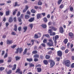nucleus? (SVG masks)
I'll list each match as a JSON object with an SVG mask.
<instances>
[{
	"mask_svg": "<svg viewBox=\"0 0 74 74\" xmlns=\"http://www.w3.org/2000/svg\"><path fill=\"white\" fill-rule=\"evenodd\" d=\"M49 41L50 42H48L47 43V45L49 47H52L53 46V42L52 40L51 39H50L49 40Z\"/></svg>",
	"mask_w": 74,
	"mask_h": 74,
	"instance_id": "f257e3e1",
	"label": "nucleus"
},
{
	"mask_svg": "<svg viewBox=\"0 0 74 74\" xmlns=\"http://www.w3.org/2000/svg\"><path fill=\"white\" fill-rule=\"evenodd\" d=\"M58 38H59V36L58 35L56 36H55V38L54 37H53V40L54 41L55 46H56V45L57 44V41H56V40L57 39H58Z\"/></svg>",
	"mask_w": 74,
	"mask_h": 74,
	"instance_id": "f03ea898",
	"label": "nucleus"
},
{
	"mask_svg": "<svg viewBox=\"0 0 74 74\" xmlns=\"http://www.w3.org/2000/svg\"><path fill=\"white\" fill-rule=\"evenodd\" d=\"M64 64L67 66L68 67H69L70 66V62L69 60H66L63 62Z\"/></svg>",
	"mask_w": 74,
	"mask_h": 74,
	"instance_id": "7ed1b4c3",
	"label": "nucleus"
},
{
	"mask_svg": "<svg viewBox=\"0 0 74 74\" xmlns=\"http://www.w3.org/2000/svg\"><path fill=\"white\" fill-rule=\"evenodd\" d=\"M23 51V49L22 48H18L16 49V51L15 52V53H18V52H19L20 53H22V52Z\"/></svg>",
	"mask_w": 74,
	"mask_h": 74,
	"instance_id": "20e7f679",
	"label": "nucleus"
},
{
	"mask_svg": "<svg viewBox=\"0 0 74 74\" xmlns=\"http://www.w3.org/2000/svg\"><path fill=\"white\" fill-rule=\"evenodd\" d=\"M49 62H50V66L51 67H52L55 64V62L53 60H50Z\"/></svg>",
	"mask_w": 74,
	"mask_h": 74,
	"instance_id": "39448f33",
	"label": "nucleus"
},
{
	"mask_svg": "<svg viewBox=\"0 0 74 74\" xmlns=\"http://www.w3.org/2000/svg\"><path fill=\"white\" fill-rule=\"evenodd\" d=\"M49 33H50V36H54V35H55V33L52 32V29H49Z\"/></svg>",
	"mask_w": 74,
	"mask_h": 74,
	"instance_id": "423d86ee",
	"label": "nucleus"
},
{
	"mask_svg": "<svg viewBox=\"0 0 74 74\" xmlns=\"http://www.w3.org/2000/svg\"><path fill=\"white\" fill-rule=\"evenodd\" d=\"M16 73H19V74H22V72L19 68L17 70Z\"/></svg>",
	"mask_w": 74,
	"mask_h": 74,
	"instance_id": "0eeeda50",
	"label": "nucleus"
},
{
	"mask_svg": "<svg viewBox=\"0 0 74 74\" xmlns=\"http://www.w3.org/2000/svg\"><path fill=\"white\" fill-rule=\"evenodd\" d=\"M58 54L59 56H61L62 55V52L60 51H59L58 52Z\"/></svg>",
	"mask_w": 74,
	"mask_h": 74,
	"instance_id": "6e6552de",
	"label": "nucleus"
},
{
	"mask_svg": "<svg viewBox=\"0 0 74 74\" xmlns=\"http://www.w3.org/2000/svg\"><path fill=\"white\" fill-rule=\"evenodd\" d=\"M23 14H22L21 15V17L18 18V20L19 22H21V18H23Z\"/></svg>",
	"mask_w": 74,
	"mask_h": 74,
	"instance_id": "1a4fd4ad",
	"label": "nucleus"
},
{
	"mask_svg": "<svg viewBox=\"0 0 74 74\" xmlns=\"http://www.w3.org/2000/svg\"><path fill=\"white\" fill-rule=\"evenodd\" d=\"M7 42L8 44H12V43L13 42L12 40H7Z\"/></svg>",
	"mask_w": 74,
	"mask_h": 74,
	"instance_id": "9d476101",
	"label": "nucleus"
},
{
	"mask_svg": "<svg viewBox=\"0 0 74 74\" xmlns=\"http://www.w3.org/2000/svg\"><path fill=\"white\" fill-rule=\"evenodd\" d=\"M49 28L50 29H53V30H54V31H56V30H57V29L55 28V27L51 26V27H50Z\"/></svg>",
	"mask_w": 74,
	"mask_h": 74,
	"instance_id": "9b49d317",
	"label": "nucleus"
},
{
	"mask_svg": "<svg viewBox=\"0 0 74 74\" xmlns=\"http://www.w3.org/2000/svg\"><path fill=\"white\" fill-rule=\"evenodd\" d=\"M60 31L61 33H63V28L62 27H60Z\"/></svg>",
	"mask_w": 74,
	"mask_h": 74,
	"instance_id": "f8f14e48",
	"label": "nucleus"
},
{
	"mask_svg": "<svg viewBox=\"0 0 74 74\" xmlns=\"http://www.w3.org/2000/svg\"><path fill=\"white\" fill-rule=\"evenodd\" d=\"M69 36H70L71 38H73V34L72 33H70L69 34Z\"/></svg>",
	"mask_w": 74,
	"mask_h": 74,
	"instance_id": "ddd939ff",
	"label": "nucleus"
},
{
	"mask_svg": "<svg viewBox=\"0 0 74 74\" xmlns=\"http://www.w3.org/2000/svg\"><path fill=\"white\" fill-rule=\"evenodd\" d=\"M41 26L43 28H46V27H47V25L44 24H42L41 25Z\"/></svg>",
	"mask_w": 74,
	"mask_h": 74,
	"instance_id": "4468645a",
	"label": "nucleus"
},
{
	"mask_svg": "<svg viewBox=\"0 0 74 74\" xmlns=\"http://www.w3.org/2000/svg\"><path fill=\"white\" fill-rule=\"evenodd\" d=\"M16 59V60H19L21 58L19 56H16L15 57Z\"/></svg>",
	"mask_w": 74,
	"mask_h": 74,
	"instance_id": "2eb2a0df",
	"label": "nucleus"
},
{
	"mask_svg": "<svg viewBox=\"0 0 74 74\" xmlns=\"http://www.w3.org/2000/svg\"><path fill=\"white\" fill-rule=\"evenodd\" d=\"M41 17V14H38L37 15V19H39Z\"/></svg>",
	"mask_w": 74,
	"mask_h": 74,
	"instance_id": "dca6fc26",
	"label": "nucleus"
},
{
	"mask_svg": "<svg viewBox=\"0 0 74 74\" xmlns=\"http://www.w3.org/2000/svg\"><path fill=\"white\" fill-rule=\"evenodd\" d=\"M16 64H15L14 66V67L12 69L13 70H15V69H16Z\"/></svg>",
	"mask_w": 74,
	"mask_h": 74,
	"instance_id": "f3484780",
	"label": "nucleus"
},
{
	"mask_svg": "<svg viewBox=\"0 0 74 74\" xmlns=\"http://www.w3.org/2000/svg\"><path fill=\"white\" fill-rule=\"evenodd\" d=\"M34 21V18H31L29 20V22H32Z\"/></svg>",
	"mask_w": 74,
	"mask_h": 74,
	"instance_id": "a211bd4d",
	"label": "nucleus"
},
{
	"mask_svg": "<svg viewBox=\"0 0 74 74\" xmlns=\"http://www.w3.org/2000/svg\"><path fill=\"white\" fill-rule=\"evenodd\" d=\"M48 37L49 38V35L48 34H44L43 35V37Z\"/></svg>",
	"mask_w": 74,
	"mask_h": 74,
	"instance_id": "6ab92c4d",
	"label": "nucleus"
},
{
	"mask_svg": "<svg viewBox=\"0 0 74 74\" xmlns=\"http://www.w3.org/2000/svg\"><path fill=\"white\" fill-rule=\"evenodd\" d=\"M44 63L45 64H47L48 62V61L47 60H45L44 62Z\"/></svg>",
	"mask_w": 74,
	"mask_h": 74,
	"instance_id": "aec40b11",
	"label": "nucleus"
},
{
	"mask_svg": "<svg viewBox=\"0 0 74 74\" xmlns=\"http://www.w3.org/2000/svg\"><path fill=\"white\" fill-rule=\"evenodd\" d=\"M27 49H25L24 51L23 52V54L25 55V54H26V52H27Z\"/></svg>",
	"mask_w": 74,
	"mask_h": 74,
	"instance_id": "412c9836",
	"label": "nucleus"
},
{
	"mask_svg": "<svg viewBox=\"0 0 74 74\" xmlns=\"http://www.w3.org/2000/svg\"><path fill=\"white\" fill-rule=\"evenodd\" d=\"M27 60L28 62H32L33 60L32 58L27 59Z\"/></svg>",
	"mask_w": 74,
	"mask_h": 74,
	"instance_id": "4be33fe9",
	"label": "nucleus"
},
{
	"mask_svg": "<svg viewBox=\"0 0 74 74\" xmlns=\"http://www.w3.org/2000/svg\"><path fill=\"white\" fill-rule=\"evenodd\" d=\"M17 9H16L15 10V11H14V12H13V15H15V14H16V12L17 11Z\"/></svg>",
	"mask_w": 74,
	"mask_h": 74,
	"instance_id": "5701e85b",
	"label": "nucleus"
},
{
	"mask_svg": "<svg viewBox=\"0 0 74 74\" xmlns=\"http://www.w3.org/2000/svg\"><path fill=\"white\" fill-rule=\"evenodd\" d=\"M13 20H12V17H10V19L9 20V22H12V21Z\"/></svg>",
	"mask_w": 74,
	"mask_h": 74,
	"instance_id": "b1692460",
	"label": "nucleus"
},
{
	"mask_svg": "<svg viewBox=\"0 0 74 74\" xmlns=\"http://www.w3.org/2000/svg\"><path fill=\"white\" fill-rule=\"evenodd\" d=\"M39 56L38 55H35L34 56V58H38Z\"/></svg>",
	"mask_w": 74,
	"mask_h": 74,
	"instance_id": "393cba45",
	"label": "nucleus"
},
{
	"mask_svg": "<svg viewBox=\"0 0 74 74\" xmlns=\"http://www.w3.org/2000/svg\"><path fill=\"white\" fill-rule=\"evenodd\" d=\"M44 21L45 22H47V21H48V20H47V18L45 17L44 18Z\"/></svg>",
	"mask_w": 74,
	"mask_h": 74,
	"instance_id": "a878e982",
	"label": "nucleus"
},
{
	"mask_svg": "<svg viewBox=\"0 0 74 74\" xmlns=\"http://www.w3.org/2000/svg\"><path fill=\"white\" fill-rule=\"evenodd\" d=\"M37 69L38 71V72H41V69L40 68H37Z\"/></svg>",
	"mask_w": 74,
	"mask_h": 74,
	"instance_id": "bb28decb",
	"label": "nucleus"
},
{
	"mask_svg": "<svg viewBox=\"0 0 74 74\" xmlns=\"http://www.w3.org/2000/svg\"><path fill=\"white\" fill-rule=\"evenodd\" d=\"M17 27V26H16V25H15L14 29V30H15V31H16Z\"/></svg>",
	"mask_w": 74,
	"mask_h": 74,
	"instance_id": "cd10ccee",
	"label": "nucleus"
},
{
	"mask_svg": "<svg viewBox=\"0 0 74 74\" xmlns=\"http://www.w3.org/2000/svg\"><path fill=\"white\" fill-rule=\"evenodd\" d=\"M29 17H30L29 15H26L25 16V18L26 19H28V18H29Z\"/></svg>",
	"mask_w": 74,
	"mask_h": 74,
	"instance_id": "c85d7f7f",
	"label": "nucleus"
},
{
	"mask_svg": "<svg viewBox=\"0 0 74 74\" xmlns=\"http://www.w3.org/2000/svg\"><path fill=\"white\" fill-rule=\"evenodd\" d=\"M9 59H10L8 61V62H11V60H12V58L11 57H9Z\"/></svg>",
	"mask_w": 74,
	"mask_h": 74,
	"instance_id": "c756f323",
	"label": "nucleus"
},
{
	"mask_svg": "<svg viewBox=\"0 0 74 74\" xmlns=\"http://www.w3.org/2000/svg\"><path fill=\"white\" fill-rule=\"evenodd\" d=\"M10 14V11H8L6 12V15L8 16V15Z\"/></svg>",
	"mask_w": 74,
	"mask_h": 74,
	"instance_id": "7c9ffc66",
	"label": "nucleus"
},
{
	"mask_svg": "<svg viewBox=\"0 0 74 74\" xmlns=\"http://www.w3.org/2000/svg\"><path fill=\"white\" fill-rule=\"evenodd\" d=\"M3 70H4V68L3 67H1L0 68V71H3Z\"/></svg>",
	"mask_w": 74,
	"mask_h": 74,
	"instance_id": "2f4dec72",
	"label": "nucleus"
},
{
	"mask_svg": "<svg viewBox=\"0 0 74 74\" xmlns=\"http://www.w3.org/2000/svg\"><path fill=\"white\" fill-rule=\"evenodd\" d=\"M38 38L40 37H41V34L40 33H38Z\"/></svg>",
	"mask_w": 74,
	"mask_h": 74,
	"instance_id": "473e14b6",
	"label": "nucleus"
},
{
	"mask_svg": "<svg viewBox=\"0 0 74 74\" xmlns=\"http://www.w3.org/2000/svg\"><path fill=\"white\" fill-rule=\"evenodd\" d=\"M34 37L36 38H38V35H37V34H35L34 36Z\"/></svg>",
	"mask_w": 74,
	"mask_h": 74,
	"instance_id": "72a5a7b5",
	"label": "nucleus"
},
{
	"mask_svg": "<svg viewBox=\"0 0 74 74\" xmlns=\"http://www.w3.org/2000/svg\"><path fill=\"white\" fill-rule=\"evenodd\" d=\"M23 29L24 30V32H25V31H26L27 30V27H23Z\"/></svg>",
	"mask_w": 74,
	"mask_h": 74,
	"instance_id": "f704fd0d",
	"label": "nucleus"
},
{
	"mask_svg": "<svg viewBox=\"0 0 74 74\" xmlns=\"http://www.w3.org/2000/svg\"><path fill=\"white\" fill-rule=\"evenodd\" d=\"M42 2H41L40 1H39L38 2V5H42Z\"/></svg>",
	"mask_w": 74,
	"mask_h": 74,
	"instance_id": "c9c22d12",
	"label": "nucleus"
},
{
	"mask_svg": "<svg viewBox=\"0 0 74 74\" xmlns=\"http://www.w3.org/2000/svg\"><path fill=\"white\" fill-rule=\"evenodd\" d=\"M12 73L11 70H10L8 72H7V74H10Z\"/></svg>",
	"mask_w": 74,
	"mask_h": 74,
	"instance_id": "e433bc0d",
	"label": "nucleus"
},
{
	"mask_svg": "<svg viewBox=\"0 0 74 74\" xmlns=\"http://www.w3.org/2000/svg\"><path fill=\"white\" fill-rule=\"evenodd\" d=\"M64 7V5H63L62 4L60 6V8H63Z\"/></svg>",
	"mask_w": 74,
	"mask_h": 74,
	"instance_id": "4c0bfd02",
	"label": "nucleus"
},
{
	"mask_svg": "<svg viewBox=\"0 0 74 74\" xmlns=\"http://www.w3.org/2000/svg\"><path fill=\"white\" fill-rule=\"evenodd\" d=\"M33 25L32 24H30L29 25V26H30V27H31V29H32V28L33 27Z\"/></svg>",
	"mask_w": 74,
	"mask_h": 74,
	"instance_id": "58836bf2",
	"label": "nucleus"
},
{
	"mask_svg": "<svg viewBox=\"0 0 74 74\" xmlns=\"http://www.w3.org/2000/svg\"><path fill=\"white\" fill-rule=\"evenodd\" d=\"M50 58V56H49L47 55L46 56V59H48Z\"/></svg>",
	"mask_w": 74,
	"mask_h": 74,
	"instance_id": "ea45409f",
	"label": "nucleus"
},
{
	"mask_svg": "<svg viewBox=\"0 0 74 74\" xmlns=\"http://www.w3.org/2000/svg\"><path fill=\"white\" fill-rule=\"evenodd\" d=\"M55 59H56L57 61H59L60 60V58L56 57V58Z\"/></svg>",
	"mask_w": 74,
	"mask_h": 74,
	"instance_id": "a19ab883",
	"label": "nucleus"
},
{
	"mask_svg": "<svg viewBox=\"0 0 74 74\" xmlns=\"http://www.w3.org/2000/svg\"><path fill=\"white\" fill-rule=\"evenodd\" d=\"M16 47V45H15L12 46L11 47V48H15V47Z\"/></svg>",
	"mask_w": 74,
	"mask_h": 74,
	"instance_id": "79ce46f5",
	"label": "nucleus"
},
{
	"mask_svg": "<svg viewBox=\"0 0 74 74\" xmlns=\"http://www.w3.org/2000/svg\"><path fill=\"white\" fill-rule=\"evenodd\" d=\"M67 41H68L67 39H65V40H64V42L65 44H66V43H67Z\"/></svg>",
	"mask_w": 74,
	"mask_h": 74,
	"instance_id": "37998d69",
	"label": "nucleus"
},
{
	"mask_svg": "<svg viewBox=\"0 0 74 74\" xmlns=\"http://www.w3.org/2000/svg\"><path fill=\"white\" fill-rule=\"evenodd\" d=\"M62 0H59L58 1V4H60V3L62 2Z\"/></svg>",
	"mask_w": 74,
	"mask_h": 74,
	"instance_id": "c03bdc74",
	"label": "nucleus"
},
{
	"mask_svg": "<svg viewBox=\"0 0 74 74\" xmlns=\"http://www.w3.org/2000/svg\"><path fill=\"white\" fill-rule=\"evenodd\" d=\"M31 11L33 13H35V12H36V11H35V10L33 9H32V10H31Z\"/></svg>",
	"mask_w": 74,
	"mask_h": 74,
	"instance_id": "a18cd8bd",
	"label": "nucleus"
},
{
	"mask_svg": "<svg viewBox=\"0 0 74 74\" xmlns=\"http://www.w3.org/2000/svg\"><path fill=\"white\" fill-rule=\"evenodd\" d=\"M38 60L37 58H34V61H35V62H37L38 61Z\"/></svg>",
	"mask_w": 74,
	"mask_h": 74,
	"instance_id": "49530a36",
	"label": "nucleus"
},
{
	"mask_svg": "<svg viewBox=\"0 0 74 74\" xmlns=\"http://www.w3.org/2000/svg\"><path fill=\"white\" fill-rule=\"evenodd\" d=\"M19 5L17 4V2H16L15 3V5H14V7H16V6H19Z\"/></svg>",
	"mask_w": 74,
	"mask_h": 74,
	"instance_id": "de8ad7c7",
	"label": "nucleus"
},
{
	"mask_svg": "<svg viewBox=\"0 0 74 74\" xmlns=\"http://www.w3.org/2000/svg\"><path fill=\"white\" fill-rule=\"evenodd\" d=\"M29 65L30 67H33L34 66V64H29Z\"/></svg>",
	"mask_w": 74,
	"mask_h": 74,
	"instance_id": "09e8293b",
	"label": "nucleus"
},
{
	"mask_svg": "<svg viewBox=\"0 0 74 74\" xmlns=\"http://www.w3.org/2000/svg\"><path fill=\"white\" fill-rule=\"evenodd\" d=\"M61 49L62 50H64L65 49V47H62L61 48Z\"/></svg>",
	"mask_w": 74,
	"mask_h": 74,
	"instance_id": "8fccbe9b",
	"label": "nucleus"
},
{
	"mask_svg": "<svg viewBox=\"0 0 74 74\" xmlns=\"http://www.w3.org/2000/svg\"><path fill=\"white\" fill-rule=\"evenodd\" d=\"M12 35H16V33H15V32H12Z\"/></svg>",
	"mask_w": 74,
	"mask_h": 74,
	"instance_id": "3c124183",
	"label": "nucleus"
},
{
	"mask_svg": "<svg viewBox=\"0 0 74 74\" xmlns=\"http://www.w3.org/2000/svg\"><path fill=\"white\" fill-rule=\"evenodd\" d=\"M71 67L72 68H73V67H74V63H73L72 64V65H71Z\"/></svg>",
	"mask_w": 74,
	"mask_h": 74,
	"instance_id": "603ef678",
	"label": "nucleus"
},
{
	"mask_svg": "<svg viewBox=\"0 0 74 74\" xmlns=\"http://www.w3.org/2000/svg\"><path fill=\"white\" fill-rule=\"evenodd\" d=\"M47 39H45L43 41V42H44V43H45L47 42Z\"/></svg>",
	"mask_w": 74,
	"mask_h": 74,
	"instance_id": "864d4df0",
	"label": "nucleus"
},
{
	"mask_svg": "<svg viewBox=\"0 0 74 74\" xmlns=\"http://www.w3.org/2000/svg\"><path fill=\"white\" fill-rule=\"evenodd\" d=\"M41 45H42V47H45V45L44 43L42 44Z\"/></svg>",
	"mask_w": 74,
	"mask_h": 74,
	"instance_id": "5fc2aeb1",
	"label": "nucleus"
},
{
	"mask_svg": "<svg viewBox=\"0 0 74 74\" xmlns=\"http://www.w3.org/2000/svg\"><path fill=\"white\" fill-rule=\"evenodd\" d=\"M41 14H42L43 16H44L45 15V13H42Z\"/></svg>",
	"mask_w": 74,
	"mask_h": 74,
	"instance_id": "6e6d98bb",
	"label": "nucleus"
},
{
	"mask_svg": "<svg viewBox=\"0 0 74 74\" xmlns=\"http://www.w3.org/2000/svg\"><path fill=\"white\" fill-rule=\"evenodd\" d=\"M28 8H29V7H28V6L26 5V7H25V10H27V9H28Z\"/></svg>",
	"mask_w": 74,
	"mask_h": 74,
	"instance_id": "4d7b16f0",
	"label": "nucleus"
},
{
	"mask_svg": "<svg viewBox=\"0 0 74 74\" xmlns=\"http://www.w3.org/2000/svg\"><path fill=\"white\" fill-rule=\"evenodd\" d=\"M48 49H51V50H54V48H49Z\"/></svg>",
	"mask_w": 74,
	"mask_h": 74,
	"instance_id": "13d9d810",
	"label": "nucleus"
},
{
	"mask_svg": "<svg viewBox=\"0 0 74 74\" xmlns=\"http://www.w3.org/2000/svg\"><path fill=\"white\" fill-rule=\"evenodd\" d=\"M37 52V51H34L32 53H36Z\"/></svg>",
	"mask_w": 74,
	"mask_h": 74,
	"instance_id": "bf43d9fd",
	"label": "nucleus"
},
{
	"mask_svg": "<svg viewBox=\"0 0 74 74\" xmlns=\"http://www.w3.org/2000/svg\"><path fill=\"white\" fill-rule=\"evenodd\" d=\"M4 61L3 60H0V63H3Z\"/></svg>",
	"mask_w": 74,
	"mask_h": 74,
	"instance_id": "052dcab7",
	"label": "nucleus"
},
{
	"mask_svg": "<svg viewBox=\"0 0 74 74\" xmlns=\"http://www.w3.org/2000/svg\"><path fill=\"white\" fill-rule=\"evenodd\" d=\"M73 10V7H71L70 8V11H72Z\"/></svg>",
	"mask_w": 74,
	"mask_h": 74,
	"instance_id": "680f3d73",
	"label": "nucleus"
},
{
	"mask_svg": "<svg viewBox=\"0 0 74 74\" xmlns=\"http://www.w3.org/2000/svg\"><path fill=\"white\" fill-rule=\"evenodd\" d=\"M7 53H6L5 55L4 56V58H7Z\"/></svg>",
	"mask_w": 74,
	"mask_h": 74,
	"instance_id": "e2e57ef3",
	"label": "nucleus"
},
{
	"mask_svg": "<svg viewBox=\"0 0 74 74\" xmlns=\"http://www.w3.org/2000/svg\"><path fill=\"white\" fill-rule=\"evenodd\" d=\"M47 18H50V15L48 14L47 16Z\"/></svg>",
	"mask_w": 74,
	"mask_h": 74,
	"instance_id": "0e129e2a",
	"label": "nucleus"
},
{
	"mask_svg": "<svg viewBox=\"0 0 74 74\" xmlns=\"http://www.w3.org/2000/svg\"><path fill=\"white\" fill-rule=\"evenodd\" d=\"M3 15V13L2 12H0V15H1V16H2Z\"/></svg>",
	"mask_w": 74,
	"mask_h": 74,
	"instance_id": "69168bd1",
	"label": "nucleus"
},
{
	"mask_svg": "<svg viewBox=\"0 0 74 74\" xmlns=\"http://www.w3.org/2000/svg\"><path fill=\"white\" fill-rule=\"evenodd\" d=\"M18 29L19 31H21V27H19L18 28Z\"/></svg>",
	"mask_w": 74,
	"mask_h": 74,
	"instance_id": "338daca9",
	"label": "nucleus"
},
{
	"mask_svg": "<svg viewBox=\"0 0 74 74\" xmlns=\"http://www.w3.org/2000/svg\"><path fill=\"white\" fill-rule=\"evenodd\" d=\"M14 21L15 22L16 21V17H14Z\"/></svg>",
	"mask_w": 74,
	"mask_h": 74,
	"instance_id": "774afa93",
	"label": "nucleus"
}]
</instances>
